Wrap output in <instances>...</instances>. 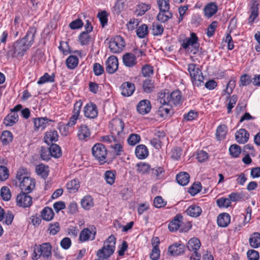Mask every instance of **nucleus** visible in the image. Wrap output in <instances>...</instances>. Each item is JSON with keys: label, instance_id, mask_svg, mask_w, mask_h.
<instances>
[{"label": "nucleus", "instance_id": "1", "mask_svg": "<svg viewBox=\"0 0 260 260\" xmlns=\"http://www.w3.org/2000/svg\"><path fill=\"white\" fill-rule=\"evenodd\" d=\"M158 101L161 105H178L182 102V95L179 90H175L170 93L165 90L158 93Z\"/></svg>", "mask_w": 260, "mask_h": 260}, {"label": "nucleus", "instance_id": "2", "mask_svg": "<svg viewBox=\"0 0 260 260\" xmlns=\"http://www.w3.org/2000/svg\"><path fill=\"white\" fill-rule=\"evenodd\" d=\"M16 178L19 181V187L22 191L29 193L35 188V181L27 176L26 169H20L17 172Z\"/></svg>", "mask_w": 260, "mask_h": 260}, {"label": "nucleus", "instance_id": "3", "mask_svg": "<svg viewBox=\"0 0 260 260\" xmlns=\"http://www.w3.org/2000/svg\"><path fill=\"white\" fill-rule=\"evenodd\" d=\"M116 238L114 236L109 237L104 242V246L96 252L98 258L95 260H107L108 258L112 255L115 247Z\"/></svg>", "mask_w": 260, "mask_h": 260}, {"label": "nucleus", "instance_id": "4", "mask_svg": "<svg viewBox=\"0 0 260 260\" xmlns=\"http://www.w3.org/2000/svg\"><path fill=\"white\" fill-rule=\"evenodd\" d=\"M181 46L186 51L191 53L193 54L198 53L200 44L198 42V38L196 34L192 32L190 34V37L186 38L183 40Z\"/></svg>", "mask_w": 260, "mask_h": 260}, {"label": "nucleus", "instance_id": "5", "mask_svg": "<svg viewBox=\"0 0 260 260\" xmlns=\"http://www.w3.org/2000/svg\"><path fill=\"white\" fill-rule=\"evenodd\" d=\"M187 70L193 85L197 86L202 85L204 77L199 66L194 63H190L188 64Z\"/></svg>", "mask_w": 260, "mask_h": 260}, {"label": "nucleus", "instance_id": "6", "mask_svg": "<svg viewBox=\"0 0 260 260\" xmlns=\"http://www.w3.org/2000/svg\"><path fill=\"white\" fill-rule=\"evenodd\" d=\"M29 48L21 39L14 43L8 51V54L12 57L22 56Z\"/></svg>", "mask_w": 260, "mask_h": 260}, {"label": "nucleus", "instance_id": "7", "mask_svg": "<svg viewBox=\"0 0 260 260\" xmlns=\"http://www.w3.org/2000/svg\"><path fill=\"white\" fill-rule=\"evenodd\" d=\"M92 153L93 156L101 164L106 162L107 150L105 146L102 143H96L92 148Z\"/></svg>", "mask_w": 260, "mask_h": 260}, {"label": "nucleus", "instance_id": "8", "mask_svg": "<svg viewBox=\"0 0 260 260\" xmlns=\"http://www.w3.org/2000/svg\"><path fill=\"white\" fill-rule=\"evenodd\" d=\"M111 134L117 136L118 139L123 138V128L124 123L123 121L119 118L113 119L110 123Z\"/></svg>", "mask_w": 260, "mask_h": 260}, {"label": "nucleus", "instance_id": "9", "mask_svg": "<svg viewBox=\"0 0 260 260\" xmlns=\"http://www.w3.org/2000/svg\"><path fill=\"white\" fill-rule=\"evenodd\" d=\"M124 46V41L122 38L120 36H118L114 39L111 40L109 43V48L113 53H118L120 52Z\"/></svg>", "mask_w": 260, "mask_h": 260}, {"label": "nucleus", "instance_id": "10", "mask_svg": "<svg viewBox=\"0 0 260 260\" xmlns=\"http://www.w3.org/2000/svg\"><path fill=\"white\" fill-rule=\"evenodd\" d=\"M27 192L22 191L17 197V205L24 208L29 207L32 204V198Z\"/></svg>", "mask_w": 260, "mask_h": 260}, {"label": "nucleus", "instance_id": "11", "mask_svg": "<svg viewBox=\"0 0 260 260\" xmlns=\"http://www.w3.org/2000/svg\"><path fill=\"white\" fill-rule=\"evenodd\" d=\"M185 249V246L181 242L173 244L168 247V252L172 256H177L183 254Z\"/></svg>", "mask_w": 260, "mask_h": 260}, {"label": "nucleus", "instance_id": "12", "mask_svg": "<svg viewBox=\"0 0 260 260\" xmlns=\"http://www.w3.org/2000/svg\"><path fill=\"white\" fill-rule=\"evenodd\" d=\"M118 67V61L116 57L110 56L106 62V70L109 74L115 73Z\"/></svg>", "mask_w": 260, "mask_h": 260}, {"label": "nucleus", "instance_id": "13", "mask_svg": "<svg viewBox=\"0 0 260 260\" xmlns=\"http://www.w3.org/2000/svg\"><path fill=\"white\" fill-rule=\"evenodd\" d=\"M37 31V28L30 27L27 31L25 36L21 40L30 48L34 43V39Z\"/></svg>", "mask_w": 260, "mask_h": 260}, {"label": "nucleus", "instance_id": "14", "mask_svg": "<svg viewBox=\"0 0 260 260\" xmlns=\"http://www.w3.org/2000/svg\"><path fill=\"white\" fill-rule=\"evenodd\" d=\"M37 251L39 253V257L42 256L48 260L51 257V246L49 243H43L37 248Z\"/></svg>", "mask_w": 260, "mask_h": 260}, {"label": "nucleus", "instance_id": "15", "mask_svg": "<svg viewBox=\"0 0 260 260\" xmlns=\"http://www.w3.org/2000/svg\"><path fill=\"white\" fill-rule=\"evenodd\" d=\"M83 111L85 116L89 118H95L98 114L97 107L93 103L86 104L84 108Z\"/></svg>", "mask_w": 260, "mask_h": 260}, {"label": "nucleus", "instance_id": "16", "mask_svg": "<svg viewBox=\"0 0 260 260\" xmlns=\"http://www.w3.org/2000/svg\"><path fill=\"white\" fill-rule=\"evenodd\" d=\"M121 94L124 96H129L133 94L135 90V85L129 82H124L120 87Z\"/></svg>", "mask_w": 260, "mask_h": 260}, {"label": "nucleus", "instance_id": "17", "mask_svg": "<svg viewBox=\"0 0 260 260\" xmlns=\"http://www.w3.org/2000/svg\"><path fill=\"white\" fill-rule=\"evenodd\" d=\"M249 137V134L244 128H241L235 134V139L237 142L240 144H244L246 143Z\"/></svg>", "mask_w": 260, "mask_h": 260}, {"label": "nucleus", "instance_id": "18", "mask_svg": "<svg viewBox=\"0 0 260 260\" xmlns=\"http://www.w3.org/2000/svg\"><path fill=\"white\" fill-rule=\"evenodd\" d=\"M122 61L124 66L127 67H133L137 63V58L135 54L132 53H126L123 55Z\"/></svg>", "mask_w": 260, "mask_h": 260}, {"label": "nucleus", "instance_id": "19", "mask_svg": "<svg viewBox=\"0 0 260 260\" xmlns=\"http://www.w3.org/2000/svg\"><path fill=\"white\" fill-rule=\"evenodd\" d=\"M96 232L90 231L88 228L83 229L79 235V240L82 242L86 241L88 240H93L95 239Z\"/></svg>", "mask_w": 260, "mask_h": 260}, {"label": "nucleus", "instance_id": "20", "mask_svg": "<svg viewBox=\"0 0 260 260\" xmlns=\"http://www.w3.org/2000/svg\"><path fill=\"white\" fill-rule=\"evenodd\" d=\"M151 108L150 102L147 100H144L139 103L137 109L140 114L144 115L150 112Z\"/></svg>", "mask_w": 260, "mask_h": 260}, {"label": "nucleus", "instance_id": "21", "mask_svg": "<svg viewBox=\"0 0 260 260\" xmlns=\"http://www.w3.org/2000/svg\"><path fill=\"white\" fill-rule=\"evenodd\" d=\"M90 135V129L86 125L82 124L79 127L78 132V137L79 140L87 141Z\"/></svg>", "mask_w": 260, "mask_h": 260}, {"label": "nucleus", "instance_id": "22", "mask_svg": "<svg viewBox=\"0 0 260 260\" xmlns=\"http://www.w3.org/2000/svg\"><path fill=\"white\" fill-rule=\"evenodd\" d=\"M58 135L57 132L55 129L46 132L44 137V141L48 145H50L53 142H56L58 140Z\"/></svg>", "mask_w": 260, "mask_h": 260}, {"label": "nucleus", "instance_id": "23", "mask_svg": "<svg viewBox=\"0 0 260 260\" xmlns=\"http://www.w3.org/2000/svg\"><path fill=\"white\" fill-rule=\"evenodd\" d=\"M182 216L181 214H177L174 219L170 222L168 225L169 230L171 232L176 231L181 226Z\"/></svg>", "mask_w": 260, "mask_h": 260}, {"label": "nucleus", "instance_id": "24", "mask_svg": "<svg viewBox=\"0 0 260 260\" xmlns=\"http://www.w3.org/2000/svg\"><path fill=\"white\" fill-rule=\"evenodd\" d=\"M231 217L228 213H223L220 214L217 219L218 226L220 227H226L230 222Z\"/></svg>", "mask_w": 260, "mask_h": 260}, {"label": "nucleus", "instance_id": "25", "mask_svg": "<svg viewBox=\"0 0 260 260\" xmlns=\"http://www.w3.org/2000/svg\"><path fill=\"white\" fill-rule=\"evenodd\" d=\"M135 154L138 158L144 159L148 155V150L144 145H139L136 148Z\"/></svg>", "mask_w": 260, "mask_h": 260}, {"label": "nucleus", "instance_id": "26", "mask_svg": "<svg viewBox=\"0 0 260 260\" xmlns=\"http://www.w3.org/2000/svg\"><path fill=\"white\" fill-rule=\"evenodd\" d=\"M18 120V115L17 113L11 112L7 116L5 117L4 120V123L6 126H12Z\"/></svg>", "mask_w": 260, "mask_h": 260}, {"label": "nucleus", "instance_id": "27", "mask_svg": "<svg viewBox=\"0 0 260 260\" xmlns=\"http://www.w3.org/2000/svg\"><path fill=\"white\" fill-rule=\"evenodd\" d=\"M204 10L205 15L208 18H210L217 12V6L214 3H211L206 6Z\"/></svg>", "mask_w": 260, "mask_h": 260}, {"label": "nucleus", "instance_id": "28", "mask_svg": "<svg viewBox=\"0 0 260 260\" xmlns=\"http://www.w3.org/2000/svg\"><path fill=\"white\" fill-rule=\"evenodd\" d=\"M201 245V244L199 239L194 237L188 241L187 247L189 251H198Z\"/></svg>", "mask_w": 260, "mask_h": 260}, {"label": "nucleus", "instance_id": "29", "mask_svg": "<svg viewBox=\"0 0 260 260\" xmlns=\"http://www.w3.org/2000/svg\"><path fill=\"white\" fill-rule=\"evenodd\" d=\"M51 121L46 117H41L38 118L34 119V126L36 129H39L41 128L42 129H44L46 127L47 123Z\"/></svg>", "mask_w": 260, "mask_h": 260}, {"label": "nucleus", "instance_id": "30", "mask_svg": "<svg viewBox=\"0 0 260 260\" xmlns=\"http://www.w3.org/2000/svg\"><path fill=\"white\" fill-rule=\"evenodd\" d=\"M186 213L190 216L197 217L201 215L202 209L199 206L192 205L187 209Z\"/></svg>", "mask_w": 260, "mask_h": 260}, {"label": "nucleus", "instance_id": "31", "mask_svg": "<svg viewBox=\"0 0 260 260\" xmlns=\"http://www.w3.org/2000/svg\"><path fill=\"white\" fill-rule=\"evenodd\" d=\"M189 175L187 173L181 172L177 175L176 179L179 184L185 186L189 182Z\"/></svg>", "mask_w": 260, "mask_h": 260}, {"label": "nucleus", "instance_id": "32", "mask_svg": "<svg viewBox=\"0 0 260 260\" xmlns=\"http://www.w3.org/2000/svg\"><path fill=\"white\" fill-rule=\"evenodd\" d=\"M67 188L70 193H75L80 187L79 181L78 179H73L67 184Z\"/></svg>", "mask_w": 260, "mask_h": 260}, {"label": "nucleus", "instance_id": "33", "mask_svg": "<svg viewBox=\"0 0 260 260\" xmlns=\"http://www.w3.org/2000/svg\"><path fill=\"white\" fill-rule=\"evenodd\" d=\"M53 210L48 207H45L41 212V216L46 221H50L54 217Z\"/></svg>", "mask_w": 260, "mask_h": 260}, {"label": "nucleus", "instance_id": "34", "mask_svg": "<svg viewBox=\"0 0 260 260\" xmlns=\"http://www.w3.org/2000/svg\"><path fill=\"white\" fill-rule=\"evenodd\" d=\"M1 141L3 145H7L13 140V135L9 131H3L1 135Z\"/></svg>", "mask_w": 260, "mask_h": 260}, {"label": "nucleus", "instance_id": "35", "mask_svg": "<svg viewBox=\"0 0 260 260\" xmlns=\"http://www.w3.org/2000/svg\"><path fill=\"white\" fill-rule=\"evenodd\" d=\"M142 87L144 92L150 93L154 88V83L151 80L146 79L143 82Z\"/></svg>", "mask_w": 260, "mask_h": 260}, {"label": "nucleus", "instance_id": "36", "mask_svg": "<svg viewBox=\"0 0 260 260\" xmlns=\"http://www.w3.org/2000/svg\"><path fill=\"white\" fill-rule=\"evenodd\" d=\"M227 129L225 125H220L218 126L216 132V137L218 140H221L225 138L226 135Z\"/></svg>", "mask_w": 260, "mask_h": 260}, {"label": "nucleus", "instance_id": "37", "mask_svg": "<svg viewBox=\"0 0 260 260\" xmlns=\"http://www.w3.org/2000/svg\"><path fill=\"white\" fill-rule=\"evenodd\" d=\"M49 147V151H50L51 156L55 158H58L61 156V152L59 146L55 144H50Z\"/></svg>", "mask_w": 260, "mask_h": 260}, {"label": "nucleus", "instance_id": "38", "mask_svg": "<svg viewBox=\"0 0 260 260\" xmlns=\"http://www.w3.org/2000/svg\"><path fill=\"white\" fill-rule=\"evenodd\" d=\"M36 171L37 174L41 175L42 178H45L48 175V167L43 164L39 165L36 167Z\"/></svg>", "mask_w": 260, "mask_h": 260}, {"label": "nucleus", "instance_id": "39", "mask_svg": "<svg viewBox=\"0 0 260 260\" xmlns=\"http://www.w3.org/2000/svg\"><path fill=\"white\" fill-rule=\"evenodd\" d=\"M249 243L253 248L258 247L260 246V234L254 233L249 238Z\"/></svg>", "mask_w": 260, "mask_h": 260}, {"label": "nucleus", "instance_id": "40", "mask_svg": "<svg viewBox=\"0 0 260 260\" xmlns=\"http://www.w3.org/2000/svg\"><path fill=\"white\" fill-rule=\"evenodd\" d=\"M78 58L76 56L71 55L66 60V64L68 68L75 69L78 64Z\"/></svg>", "mask_w": 260, "mask_h": 260}, {"label": "nucleus", "instance_id": "41", "mask_svg": "<svg viewBox=\"0 0 260 260\" xmlns=\"http://www.w3.org/2000/svg\"><path fill=\"white\" fill-rule=\"evenodd\" d=\"M54 74L49 75L48 73H45L43 76L39 78L37 83L39 85H41L46 82H54Z\"/></svg>", "mask_w": 260, "mask_h": 260}, {"label": "nucleus", "instance_id": "42", "mask_svg": "<svg viewBox=\"0 0 260 260\" xmlns=\"http://www.w3.org/2000/svg\"><path fill=\"white\" fill-rule=\"evenodd\" d=\"M82 207L85 209H89L93 206V199L90 196L84 197L81 200Z\"/></svg>", "mask_w": 260, "mask_h": 260}, {"label": "nucleus", "instance_id": "43", "mask_svg": "<svg viewBox=\"0 0 260 260\" xmlns=\"http://www.w3.org/2000/svg\"><path fill=\"white\" fill-rule=\"evenodd\" d=\"M148 33V27L146 24H142L137 28L136 34L140 38H144Z\"/></svg>", "mask_w": 260, "mask_h": 260}, {"label": "nucleus", "instance_id": "44", "mask_svg": "<svg viewBox=\"0 0 260 260\" xmlns=\"http://www.w3.org/2000/svg\"><path fill=\"white\" fill-rule=\"evenodd\" d=\"M172 17V14L171 12H164L160 11L157 16V19L158 21L161 22H165L168 20L169 19Z\"/></svg>", "mask_w": 260, "mask_h": 260}, {"label": "nucleus", "instance_id": "45", "mask_svg": "<svg viewBox=\"0 0 260 260\" xmlns=\"http://www.w3.org/2000/svg\"><path fill=\"white\" fill-rule=\"evenodd\" d=\"M152 27V34L154 36L161 35L164 32V26L160 23L154 22Z\"/></svg>", "mask_w": 260, "mask_h": 260}, {"label": "nucleus", "instance_id": "46", "mask_svg": "<svg viewBox=\"0 0 260 260\" xmlns=\"http://www.w3.org/2000/svg\"><path fill=\"white\" fill-rule=\"evenodd\" d=\"M91 38L87 32L82 31L79 36V40L82 45L89 44Z\"/></svg>", "mask_w": 260, "mask_h": 260}, {"label": "nucleus", "instance_id": "47", "mask_svg": "<svg viewBox=\"0 0 260 260\" xmlns=\"http://www.w3.org/2000/svg\"><path fill=\"white\" fill-rule=\"evenodd\" d=\"M105 179L107 183L112 185L115 182V175L114 171H107L104 174Z\"/></svg>", "mask_w": 260, "mask_h": 260}, {"label": "nucleus", "instance_id": "48", "mask_svg": "<svg viewBox=\"0 0 260 260\" xmlns=\"http://www.w3.org/2000/svg\"><path fill=\"white\" fill-rule=\"evenodd\" d=\"M229 151L233 157H237L241 153V148L237 144H233L230 146Z\"/></svg>", "mask_w": 260, "mask_h": 260}, {"label": "nucleus", "instance_id": "49", "mask_svg": "<svg viewBox=\"0 0 260 260\" xmlns=\"http://www.w3.org/2000/svg\"><path fill=\"white\" fill-rule=\"evenodd\" d=\"M50 151L48 147L42 146L40 151L41 157L43 160H48L51 158Z\"/></svg>", "mask_w": 260, "mask_h": 260}, {"label": "nucleus", "instance_id": "50", "mask_svg": "<svg viewBox=\"0 0 260 260\" xmlns=\"http://www.w3.org/2000/svg\"><path fill=\"white\" fill-rule=\"evenodd\" d=\"M201 184L200 182H194L192 185L189 188L188 192L192 196L196 195L201 190Z\"/></svg>", "mask_w": 260, "mask_h": 260}, {"label": "nucleus", "instance_id": "51", "mask_svg": "<svg viewBox=\"0 0 260 260\" xmlns=\"http://www.w3.org/2000/svg\"><path fill=\"white\" fill-rule=\"evenodd\" d=\"M158 5L160 11L170 12L169 0H159L158 2Z\"/></svg>", "mask_w": 260, "mask_h": 260}, {"label": "nucleus", "instance_id": "52", "mask_svg": "<svg viewBox=\"0 0 260 260\" xmlns=\"http://www.w3.org/2000/svg\"><path fill=\"white\" fill-rule=\"evenodd\" d=\"M98 17L99 18L101 24L104 27L107 24L108 21V13L106 11H103L99 12L98 14Z\"/></svg>", "mask_w": 260, "mask_h": 260}, {"label": "nucleus", "instance_id": "53", "mask_svg": "<svg viewBox=\"0 0 260 260\" xmlns=\"http://www.w3.org/2000/svg\"><path fill=\"white\" fill-rule=\"evenodd\" d=\"M1 194L2 199L5 201H9L11 199V194L9 188L7 186H3L1 190Z\"/></svg>", "mask_w": 260, "mask_h": 260}, {"label": "nucleus", "instance_id": "54", "mask_svg": "<svg viewBox=\"0 0 260 260\" xmlns=\"http://www.w3.org/2000/svg\"><path fill=\"white\" fill-rule=\"evenodd\" d=\"M216 203L219 207L228 208L231 205V202L229 197L227 198H221L216 201Z\"/></svg>", "mask_w": 260, "mask_h": 260}, {"label": "nucleus", "instance_id": "55", "mask_svg": "<svg viewBox=\"0 0 260 260\" xmlns=\"http://www.w3.org/2000/svg\"><path fill=\"white\" fill-rule=\"evenodd\" d=\"M165 105H162L159 107L157 111V114L161 117H167L170 113V109L169 108L165 107Z\"/></svg>", "mask_w": 260, "mask_h": 260}, {"label": "nucleus", "instance_id": "56", "mask_svg": "<svg viewBox=\"0 0 260 260\" xmlns=\"http://www.w3.org/2000/svg\"><path fill=\"white\" fill-rule=\"evenodd\" d=\"M258 8L256 6H252L251 8V14L248 19V23L251 24L258 16Z\"/></svg>", "mask_w": 260, "mask_h": 260}, {"label": "nucleus", "instance_id": "57", "mask_svg": "<svg viewBox=\"0 0 260 260\" xmlns=\"http://www.w3.org/2000/svg\"><path fill=\"white\" fill-rule=\"evenodd\" d=\"M140 141V136L139 135L132 134L127 139L128 143L132 146L135 145Z\"/></svg>", "mask_w": 260, "mask_h": 260}, {"label": "nucleus", "instance_id": "58", "mask_svg": "<svg viewBox=\"0 0 260 260\" xmlns=\"http://www.w3.org/2000/svg\"><path fill=\"white\" fill-rule=\"evenodd\" d=\"M142 74L145 77H150L153 74V68L148 64L144 66L142 69Z\"/></svg>", "mask_w": 260, "mask_h": 260}, {"label": "nucleus", "instance_id": "59", "mask_svg": "<svg viewBox=\"0 0 260 260\" xmlns=\"http://www.w3.org/2000/svg\"><path fill=\"white\" fill-rule=\"evenodd\" d=\"M110 147L114 150V152L117 155H121L123 151L122 146L119 142L111 144Z\"/></svg>", "mask_w": 260, "mask_h": 260}, {"label": "nucleus", "instance_id": "60", "mask_svg": "<svg viewBox=\"0 0 260 260\" xmlns=\"http://www.w3.org/2000/svg\"><path fill=\"white\" fill-rule=\"evenodd\" d=\"M160 256V251L158 246L154 245L153 247L150 257L152 260H157Z\"/></svg>", "mask_w": 260, "mask_h": 260}, {"label": "nucleus", "instance_id": "61", "mask_svg": "<svg viewBox=\"0 0 260 260\" xmlns=\"http://www.w3.org/2000/svg\"><path fill=\"white\" fill-rule=\"evenodd\" d=\"M137 171L140 173H145L147 172L150 168V166L146 163H139L137 164Z\"/></svg>", "mask_w": 260, "mask_h": 260}, {"label": "nucleus", "instance_id": "62", "mask_svg": "<svg viewBox=\"0 0 260 260\" xmlns=\"http://www.w3.org/2000/svg\"><path fill=\"white\" fill-rule=\"evenodd\" d=\"M208 154L203 150H200L197 152V159L199 161L202 162L208 158Z\"/></svg>", "mask_w": 260, "mask_h": 260}, {"label": "nucleus", "instance_id": "63", "mask_svg": "<svg viewBox=\"0 0 260 260\" xmlns=\"http://www.w3.org/2000/svg\"><path fill=\"white\" fill-rule=\"evenodd\" d=\"M48 230L50 234L52 235H56L60 230L59 224L56 222L53 224H50Z\"/></svg>", "mask_w": 260, "mask_h": 260}, {"label": "nucleus", "instance_id": "64", "mask_svg": "<svg viewBox=\"0 0 260 260\" xmlns=\"http://www.w3.org/2000/svg\"><path fill=\"white\" fill-rule=\"evenodd\" d=\"M247 255L249 260H258L259 258L258 252L253 249L249 250L247 252Z\"/></svg>", "mask_w": 260, "mask_h": 260}]
</instances>
